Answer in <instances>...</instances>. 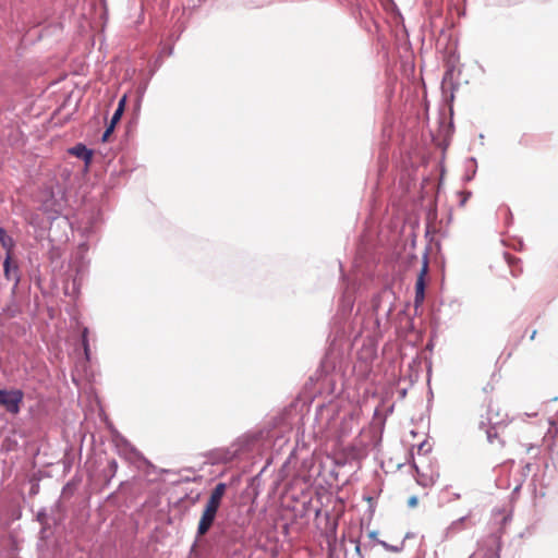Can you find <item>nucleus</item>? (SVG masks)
Masks as SVG:
<instances>
[{"mask_svg": "<svg viewBox=\"0 0 558 558\" xmlns=\"http://www.w3.org/2000/svg\"><path fill=\"white\" fill-rule=\"evenodd\" d=\"M0 243L2 247L7 251V254H12V250L14 247V240L7 234L5 230L0 228Z\"/></svg>", "mask_w": 558, "mask_h": 558, "instance_id": "obj_6", "label": "nucleus"}, {"mask_svg": "<svg viewBox=\"0 0 558 558\" xmlns=\"http://www.w3.org/2000/svg\"><path fill=\"white\" fill-rule=\"evenodd\" d=\"M108 468L110 470V472L112 473V475L117 472V469H118V463L116 460H111L109 461L108 463Z\"/></svg>", "mask_w": 558, "mask_h": 558, "instance_id": "obj_13", "label": "nucleus"}, {"mask_svg": "<svg viewBox=\"0 0 558 558\" xmlns=\"http://www.w3.org/2000/svg\"><path fill=\"white\" fill-rule=\"evenodd\" d=\"M11 260H12V254H7V257L3 263L4 274L8 279L11 278Z\"/></svg>", "mask_w": 558, "mask_h": 558, "instance_id": "obj_9", "label": "nucleus"}, {"mask_svg": "<svg viewBox=\"0 0 558 558\" xmlns=\"http://www.w3.org/2000/svg\"><path fill=\"white\" fill-rule=\"evenodd\" d=\"M428 272V260L427 257L423 258L422 268L415 282V303L420 304L423 302L425 296V278Z\"/></svg>", "mask_w": 558, "mask_h": 558, "instance_id": "obj_3", "label": "nucleus"}, {"mask_svg": "<svg viewBox=\"0 0 558 558\" xmlns=\"http://www.w3.org/2000/svg\"><path fill=\"white\" fill-rule=\"evenodd\" d=\"M24 399V393L20 389L3 390L0 389V405L9 413L17 414Z\"/></svg>", "mask_w": 558, "mask_h": 558, "instance_id": "obj_2", "label": "nucleus"}, {"mask_svg": "<svg viewBox=\"0 0 558 558\" xmlns=\"http://www.w3.org/2000/svg\"><path fill=\"white\" fill-rule=\"evenodd\" d=\"M226 490V483H218L211 490L198 522L197 537L204 536L211 527Z\"/></svg>", "mask_w": 558, "mask_h": 558, "instance_id": "obj_1", "label": "nucleus"}, {"mask_svg": "<svg viewBox=\"0 0 558 558\" xmlns=\"http://www.w3.org/2000/svg\"><path fill=\"white\" fill-rule=\"evenodd\" d=\"M87 329L85 328L84 331H83V335H82V338H83V347H84V351H85V354L88 355V341H87Z\"/></svg>", "mask_w": 558, "mask_h": 558, "instance_id": "obj_10", "label": "nucleus"}, {"mask_svg": "<svg viewBox=\"0 0 558 558\" xmlns=\"http://www.w3.org/2000/svg\"><path fill=\"white\" fill-rule=\"evenodd\" d=\"M487 439L492 445H494L495 441H497L500 447L504 446V441L499 438L497 428L495 426L490 427L487 430Z\"/></svg>", "mask_w": 558, "mask_h": 558, "instance_id": "obj_8", "label": "nucleus"}, {"mask_svg": "<svg viewBox=\"0 0 558 558\" xmlns=\"http://www.w3.org/2000/svg\"><path fill=\"white\" fill-rule=\"evenodd\" d=\"M418 504V499L416 496H411L409 499H408V506L410 508H415Z\"/></svg>", "mask_w": 558, "mask_h": 558, "instance_id": "obj_12", "label": "nucleus"}, {"mask_svg": "<svg viewBox=\"0 0 558 558\" xmlns=\"http://www.w3.org/2000/svg\"><path fill=\"white\" fill-rule=\"evenodd\" d=\"M70 153L72 155L85 160L86 162H88L92 159V151L89 149H87L86 146H84L82 144H77L76 146L71 148Z\"/></svg>", "mask_w": 558, "mask_h": 558, "instance_id": "obj_5", "label": "nucleus"}, {"mask_svg": "<svg viewBox=\"0 0 558 558\" xmlns=\"http://www.w3.org/2000/svg\"><path fill=\"white\" fill-rule=\"evenodd\" d=\"M125 102H126V97L123 96L119 100L118 108L116 109V111H114V113H113V116L111 118L110 124L116 125L120 121V119H121V117H122V114L124 112Z\"/></svg>", "mask_w": 558, "mask_h": 558, "instance_id": "obj_7", "label": "nucleus"}, {"mask_svg": "<svg viewBox=\"0 0 558 558\" xmlns=\"http://www.w3.org/2000/svg\"><path fill=\"white\" fill-rule=\"evenodd\" d=\"M486 543L490 550V554L486 558H499V550L501 546L500 536L497 534H492L488 536Z\"/></svg>", "mask_w": 558, "mask_h": 558, "instance_id": "obj_4", "label": "nucleus"}, {"mask_svg": "<svg viewBox=\"0 0 558 558\" xmlns=\"http://www.w3.org/2000/svg\"><path fill=\"white\" fill-rule=\"evenodd\" d=\"M537 331L536 330H533L531 336H530V339L531 340H534L535 339V336H536Z\"/></svg>", "mask_w": 558, "mask_h": 558, "instance_id": "obj_14", "label": "nucleus"}, {"mask_svg": "<svg viewBox=\"0 0 558 558\" xmlns=\"http://www.w3.org/2000/svg\"><path fill=\"white\" fill-rule=\"evenodd\" d=\"M116 125L109 124V126L106 129V131L102 134V141L107 142L110 134L113 132Z\"/></svg>", "mask_w": 558, "mask_h": 558, "instance_id": "obj_11", "label": "nucleus"}]
</instances>
